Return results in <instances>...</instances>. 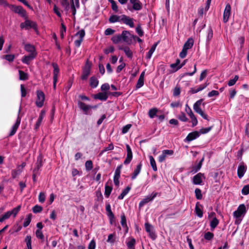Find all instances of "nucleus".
I'll return each instance as SVG.
<instances>
[{
    "mask_svg": "<svg viewBox=\"0 0 249 249\" xmlns=\"http://www.w3.org/2000/svg\"><path fill=\"white\" fill-rule=\"evenodd\" d=\"M11 215V213L9 211H7L2 215L0 220H1L2 222L6 219H8Z\"/></svg>",
    "mask_w": 249,
    "mask_h": 249,
    "instance_id": "obj_52",
    "label": "nucleus"
},
{
    "mask_svg": "<svg viewBox=\"0 0 249 249\" xmlns=\"http://www.w3.org/2000/svg\"><path fill=\"white\" fill-rule=\"evenodd\" d=\"M192 116L190 117L192 120V126L194 127L197 124V120L194 114H191Z\"/></svg>",
    "mask_w": 249,
    "mask_h": 249,
    "instance_id": "obj_62",
    "label": "nucleus"
},
{
    "mask_svg": "<svg viewBox=\"0 0 249 249\" xmlns=\"http://www.w3.org/2000/svg\"><path fill=\"white\" fill-rule=\"evenodd\" d=\"M219 224V220L216 217H213L212 220L210 222V227L211 228V230L214 229Z\"/></svg>",
    "mask_w": 249,
    "mask_h": 249,
    "instance_id": "obj_34",
    "label": "nucleus"
},
{
    "mask_svg": "<svg viewBox=\"0 0 249 249\" xmlns=\"http://www.w3.org/2000/svg\"><path fill=\"white\" fill-rule=\"evenodd\" d=\"M121 224L122 227L126 228V232H127L128 231V227L126 224V217L124 213H123V214L121 216Z\"/></svg>",
    "mask_w": 249,
    "mask_h": 249,
    "instance_id": "obj_35",
    "label": "nucleus"
},
{
    "mask_svg": "<svg viewBox=\"0 0 249 249\" xmlns=\"http://www.w3.org/2000/svg\"><path fill=\"white\" fill-rule=\"evenodd\" d=\"M149 160H150V163L151 167H152L153 170L154 171H157V167L156 165V163L155 161V159L152 156H150L149 157Z\"/></svg>",
    "mask_w": 249,
    "mask_h": 249,
    "instance_id": "obj_40",
    "label": "nucleus"
},
{
    "mask_svg": "<svg viewBox=\"0 0 249 249\" xmlns=\"http://www.w3.org/2000/svg\"><path fill=\"white\" fill-rule=\"evenodd\" d=\"M119 50H123L124 52L125 55L127 56L128 58H132L133 57V53L130 50L129 48L127 46H125L124 47H120L119 48Z\"/></svg>",
    "mask_w": 249,
    "mask_h": 249,
    "instance_id": "obj_28",
    "label": "nucleus"
},
{
    "mask_svg": "<svg viewBox=\"0 0 249 249\" xmlns=\"http://www.w3.org/2000/svg\"><path fill=\"white\" fill-rule=\"evenodd\" d=\"M202 208L203 206L200 204L199 202H197L196 204L195 212L197 216L200 218L203 216V211L202 210Z\"/></svg>",
    "mask_w": 249,
    "mask_h": 249,
    "instance_id": "obj_20",
    "label": "nucleus"
},
{
    "mask_svg": "<svg viewBox=\"0 0 249 249\" xmlns=\"http://www.w3.org/2000/svg\"><path fill=\"white\" fill-rule=\"evenodd\" d=\"M37 99L36 101V105L38 107H41L44 104L45 100V94L41 90L36 91Z\"/></svg>",
    "mask_w": 249,
    "mask_h": 249,
    "instance_id": "obj_5",
    "label": "nucleus"
},
{
    "mask_svg": "<svg viewBox=\"0 0 249 249\" xmlns=\"http://www.w3.org/2000/svg\"><path fill=\"white\" fill-rule=\"evenodd\" d=\"M22 170L18 168L15 170H13L11 172V175L13 178H16L20 174Z\"/></svg>",
    "mask_w": 249,
    "mask_h": 249,
    "instance_id": "obj_39",
    "label": "nucleus"
},
{
    "mask_svg": "<svg viewBox=\"0 0 249 249\" xmlns=\"http://www.w3.org/2000/svg\"><path fill=\"white\" fill-rule=\"evenodd\" d=\"M204 174L201 173H198L193 177V183L196 185L201 184L202 182V177Z\"/></svg>",
    "mask_w": 249,
    "mask_h": 249,
    "instance_id": "obj_21",
    "label": "nucleus"
},
{
    "mask_svg": "<svg viewBox=\"0 0 249 249\" xmlns=\"http://www.w3.org/2000/svg\"><path fill=\"white\" fill-rule=\"evenodd\" d=\"M126 147L127 150V156L124 162V163L125 165H127L131 162L133 158V154L131 151V149L128 144H126Z\"/></svg>",
    "mask_w": 249,
    "mask_h": 249,
    "instance_id": "obj_16",
    "label": "nucleus"
},
{
    "mask_svg": "<svg viewBox=\"0 0 249 249\" xmlns=\"http://www.w3.org/2000/svg\"><path fill=\"white\" fill-rule=\"evenodd\" d=\"M43 156L41 154H40L37 158V160L36 162V167L34 169L35 171H37L39 172L40 168L42 167L43 164Z\"/></svg>",
    "mask_w": 249,
    "mask_h": 249,
    "instance_id": "obj_18",
    "label": "nucleus"
},
{
    "mask_svg": "<svg viewBox=\"0 0 249 249\" xmlns=\"http://www.w3.org/2000/svg\"><path fill=\"white\" fill-rule=\"evenodd\" d=\"M19 79L20 80L25 81L28 79V75L27 73L21 70L18 71Z\"/></svg>",
    "mask_w": 249,
    "mask_h": 249,
    "instance_id": "obj_36",
    "label": "nucleus"
},
{
    "mask_svg": "<svg viewBox=\"0 0 249 249\" xmlns=\"http://www.w3.org/2000/svg\"><path fill=\"white\" fill-rule=\"evenodd\" d=\"M78 107L83 110L84 112V114L86 115H91V113L89 112V109H90V105H87L85 103L78 101Z\"/></svg>",
    "mask_w": 249,
    "mask_h": 249,
    "instance_id": "obj_15",
    "label": "nucleus"
},
{
    "mask_svg": "<svg viewBox=\"0 0 249 249\" xmlns=\"http://www.w3.org/2000/svg\"><path fill=\"white\" fill-rule=\"evenodd\" d=\"M196 197L198 200H201L202 198L201 190L199 188H196L195 191Z\"/></svg>",
    "mask_w": 249,
    "mask_h": 249,
    "instance_id": "obj_46",
    "label": "nucleus"
},
{
    "mask_svg": "<svg viewBox=\"0 0 249 249\" xmlns=\"http://www.w3.org/2000/svg\"><path fill=\"white\" fill-rule=\"evenodd\" d=\"M120 16L113 15H111L109 18L108 21L110 23H115L118 21H119Z\"/></svg>",
    "mask_w": 249,
    "mask_h": 249,
    "instance_id": "obj_42",
    "label": "nucleus"
},
{
    "mask_svg": "<svg viewBox=\"0 0 249 249\" xmlns=\"http://www.w3.org/2000/svg\"><path fill=\"white\" fill-rule=\"evenodd\" d=\"M91 67V63L87 59L86 64L82 70V74L81 75V79L83 80H86L90 73V69Z\"/></svg>",
    "mask_w": 249,
    "mask_h": 249,
    "instance_id": "obj_3",
    "label": "nucleus"
},
{
    "mask_svg": "<svg viewBox=\"0 0 249 249\" xmlns=\"http://www.w3.org/2000/svg\"><path fill=\"white\" fill-rule=\"evenodd\" d=\"M46 198V196L45 193L43 192H40L38 196V201L40 203L44 202Z\"/></svg>",
    "mask_w": 249,
    "mask_h": 249,
    "instance_id": "obj_57",
    "label": "nucleus"
},
{
    "mask_svg": "<svg viewBox=\"0 0 249 249\" xmlns=\"http://www.w3.org/2000/svg\"><path fill=\"white\" fill-rule=\"evenodd\" d=\"M52 65L53 68V79H57L59 74V68L57 63H52Z\"/></svg>",
    "mask_w": 249,
    "mask_h": 249,
    "instance_id": "obj_27",
    "label": "nucleus"
},
{
    "mask_svg": "<svg viewBox=\"0 0 249 249\" xmlns=\"http://www.w3.org/2000/svg\"><path fill=\"white\" fill-rule=\"evenodd\" d=\"M114 234H110L108 236V238L107 239V242L110 243L111 244H113L115 242V238H114Z\"/></svg>",
    "mask_w": 249,
    "mask_h": 249,
    "instance_id": "obj_64",
    "label": "nucleus"
},
{
    "mask_svg": "<svg viewBox=\"0 0 249 249\" xmlns=\"http://www.w3.org/2000/svg\"><path fill=\"white\" fill-rule=\"evenodd\" d=\"M20 112V109L19 108L18 112V116L16 122L12 127L11 130L8 135L9 137H12L16 134V133L17 131V129L18 128L20 124L21 119V117L19 116Z\"/></svg>",
    "mask_w": 249,
    "mask_h": 249,
    "instance_id": "obj_8",
    "label": "nucleus"
},
{
    "mask_svg": "<svg viewBox=\"0 0 249 249\" xmlns=\"http://www.w3.org/2000/svg\"><path fill=\"white\" fill-rule=\"evenodd\" d=\"M46 111L44 110H42L39 114V117L38 118L37 121L36 122V124L35 125V129L37 130L39 127L40 125V124L42 122V119L44 117V116L45 115Z\"/></svg>",
    "mask_w": 249,
    "mask_h": 249,
    "instance_id": "obj_24",
    "label": "nucleus"
},
{
    "mask_svg": "<svg viewBox=\"0 0 249 249\" xmlns=\"http://www.w3.org/2000/svg\"><path fill=\"white\" fill-rule=\"evenodd\" d=\"M239 78V76L238 75H235L234 77L232 79H230L228 82V85L229 86H233L236 82V81L238 80Z\"/></svg>",
    "mask_w": 249,
    "mask_h": 249,
    "instance_id": "obj_53",
    "label": "nucleus"
},
{
    "mask_svg": "<svg viewBox=\"0 0 249 249\" xmlns=\"http://www.w3.org/2000/svg\"><path fill=\"white\" fill-rule=\"evenodd\" d=\"M21 205H18L12 210L9 211L11 213V215H13L14 217H16L19 211L20 210Z\"/></svg>",
    "mask_w": 249,
    "mask_h": 249,
    "instance_id": "obj_47",
    "label": "nucleus"
},
{
    "mask_svg": "<svg viewBox=\"0 0 249 249\" xmlns=\"http://www.w3.org/2000/svg\"><path fill=\"white\" fill-rule=\"evenodd\" d=\"M99 84V81L95 76H92L89 79V85L92 88H96Z\"/></svg>",
    "mask_w": 249,
    "mask_h": 249,
    "instance_id": "obj_30",
    "label": "nucleus"
},
{
    "mask_svg": "<svg viewBox=\"0 0 249 249\" xmlns=\"http://www.w3.org/2000/svg\"><path fill=\"white\" fill-rule=\"evenodd\" d=\"M112 41L114 44H117L122 40L121 35H118L113 36L111 38Z\"/></svg>",
    "mask_w": 249,
    "mask_h": 249,
    "instance_id": "obj_44",
    "label": "nucleus"
},
{
    "mask_svg": "<svg viewBox=\"0 0 249 249\" xmlns=\"http://www.w3.org/2000/svg\"><path fill=\"white\" fill-rule=\"evenodd\" d=\"M144 84V79L142 78H139V79L137 81L136 87V89H139L142 87Z\"/></svg>",
    "mask_w": 249,
    "mask_h": 249,
    "instance_id": "obj_56",
    "label": "nucleus"
},
{
    "mask_svg": "<svg viewBox=\"0 0 249 249\" xmlns=\"http://www.w3.org/2000/svg\"><path fill=\"white\" fill-rule=\"evenodd\" d=\"M180 94V88L179 87L176 86L173 90V96H178Z\"/></svg>",
    "mask_w": 249,
    "mask_h": 249,
    "instance_id": "obj_61",
    "label": "nucleus"
},
{
    "mask_svg": "<svg viewBox=\"0 0 249 249\" xmlns=\"http://www.w3.org/2000/svg\"><path fill=\"white\" fill-rule=\"evenodd\" d=\"M247 166L243 162L241 163L238 167L237 176L239 178H241L247 171Z\"/></svg>",
    "mask_w": 249,
    "mask_h": 249,
    "instance_id": "obj_17",
    "label": "nucleus"
},
{
    "mask_svg": "<svg viewBox=\"0 0 249 249\" xmlns=\"http://www.w3.org/2000/svg\"><path fill=\"white\" fill-rule=\"evenodd\" d=\"M242 194L244 195L249 194V184L245 185L242 189Z\"/></svg>",
    "mask_w": 249,
    "mask_h": 249,
    "instance_id": "obj_58",
    "label": "nucleus"
},
{
    "mask_svg": "<svg viewBox=\"0 0 249 249\" xmlns=\"http://www.w3.org/2000/svg\"><path fill=\"white\" fill-rule=\"evenodd\" d=\"M200 136V133L197 131H194L189 133L186 138L184 140L185 142H189L196 140Z\"/></svg>",
    "mask_w": 249,
    "mask_h": 249,
    "instance_id": "obj_12",
    "label": "nucleus"
},
{
    "mask_svg": "<svg viewBox=\"0 0 249 249\" xmlns=\"http://www.w3.org/2000/svg\"><path fill=\"white\" fill-rule=\"evenodd\" d=\"M32 210L34 213H37L41 212L43 210V208L41 206L36 205L33 207Z\"/></svg>",
    "mask_w": 249,
    "mask_h": 249,
    "instance_id": "obj_45",
    "label": "nucleus"
},
{
    "mask_svg": "<svg viewBox=\"0 0 249 249\" xmlns=\"http://www.w3.org/2000/svg\"><path fill=\"white\" fill-rule=\"evenodd\" d=\"M31 239V235H27L25 238V242L26 243L27 249H32Z\"/></svg>",
    "mask_w": 249,
    "mask_h": 249,
    "instance_id": "obj_37",
    "label": "nucleus"
},
{
    "mask_svg": "<svg viewBox=\"0 0 249 249\" xmlns=\"http://www.w3.org/2000/svg\"><path fill=\"white\" fill-rule=\"evenodd\" d=\"M142 162H140L137 166L136 168L134 170L133 173L132 174L131 176V179L132 180L135 179L137 176L140 173L142 167Z\"/></svg>",
    "mask_w": 249,
    "mask_h": 249,
    "instance_id": "obj_25",
    "label": "nucleus"
},
{
    "mask_svg": "<svg viewBox=\"0 0 249 249\" xmlns=\"http://www.w3.org/2000/svg\"><path fill=\"white\" fill-rule=\"evenodd\" d=\"M61 28L60 29V37L62 39L64 37V33L66 32V27L64 23H61Z\"/></svg>",
    "mask_w": 249,
    "mask_h": 249,
    "instance_id": "obj_55",
    "label": "nucleus"
},
{
    "mask_svg": "<svg viewBox=\"0 0 249 249\" xmlns=\"http://www.w3.org/2000/svg\"><path fill=\"white\" fill-rule=\"evenodd\" d=\"M36 235L37 238L40 239H43L44 238V235H43L41 230H40L39 229H37L36 231Z\"/></svg>",
    "mask_w": 249,
    "mask_h": 249,
    "instance_id": "obj_59",
    "label": "nucleus"
},
{
    "mask_svg": "<svg viewBox=\"0 0 249 249\" xmlns=\"http://www.w3.org/2000/svg\"><path fill=\"white\" fill-rule=\"evenodd\" d=\"M136 240L134 238H131L130 240L126 243V245L129 249H134Z\"/></svg>",
    "mask_w": 249,
    "mask_h": 249,
    "instance_id": "obj_41",
    "label": "nucleus"
},
{
    "mask_svg": "<svg viewBox=\"0 0 249 249\" xmlns=\"http://www.w3.org/2000/svg\"><path fill=\"white\" fill-rule=\"evenodd\" d=\"M231 14V6L229 3L226 5L223 17V21L224 23H227L229 19Z\"/></svg>",
    "mask_w": 249,
    "mask_h": 249,
    "instance_id": "obj_11",
    "label": "nucleus"
},
{
    "mask_svg": "<svg viewBox=\"0 0 249 249\" xmlns=\"http://www.w3.org/2000/svg\"><path fill=\"white\" fill-rule=\"evenodd\" d=\"M20 27L21 29H25V30H29L31 28L36 30L37 29V24L33 21L26 19L24 22L20 23Z\"/></svg>",
    "mask_w": 249,
    "mask_h": 249,
    "instance_id": "obj_4",
    "label": "nucleus"
},
{
    "mask_svg": "<svg viewBox=\"0 0 249 249\" xmlns=\"http://www.w3.org/2000/svg\"><path fill=\"white\" fill-rule=\"evenodd\" d=\"M157 193H153L151 195L146 196L140 202L139 208H141L144 205L153 200L157 196Z\"/></svg>",
    "mask_w": 249,
    "mask_h": 249,
    "instance_id": "obj_10",
    "label": "nucleus"
},
{
    "mask_svg": "<svg viewBox=\"0 0 249 249\" xmlns=\"http://www.w3.org/2000/svg\"><path fill=\"white\" fill-rule=\"evenodd\" d=\"M85 167L87 171H90L93 168V163L91 160H87L85 163Z\"/></svg>",
    "mask_w": 249,
    "mask_h": 249,
    "instance_id": "obj_50",
    "label": "nucleus"
},
{
    "mask_svg": "<svg viewBox=\"0 0 249 249\" xmlns=\"http://www.w3.org/2000/svg\"><path fill=\"white\" fill-rule=\"evenodd\" d=\"M36 56L35 54H29L27 55L23 56L21 61L23 63L29 65L30 62L36 57Z\"/></svg>",
    "mask_w": 249,
    "mask_h": 249,
    "instance_id": "obj_19",
    "label": "nucleus"
},
{
    "mask_svg": "<svg viewBox=\"0 0 249 249\" xmlns=\"http://www.w3.org/2000/svg\"><path fill=\"white\" fill-rule=\"evenodd\" d=\"M213 233L210 231L206 232L204 235L205 239L208 241L211 240L213 238Z\"/></svg>",
    "mask_w": 249,
    "mask_h": 249,
    "instance_id": "obj_51",
    "label": "nucleus"
},
{
    "mask_svg": "<svg viewBox=\"0 0 249 249\" xmlns=\"http://www.w3.org/2000/svg\"><path fill=\"white\" fill-rule=\"evenodd\" d=\"M145 229L147 232L149 233V237L153 240L157 238V235L155 232L152 230V226L149 223H145L144 224Z\"/></svg>",
    "mask_w": 249,
    "mask_h": 249,
    "instance_id": "obj_14",
    "label": "nucleus"
},
{
    "mask_svg": "<svg viewBox=\"0 0 249 249\" xmlns=\"http://www.w3.org/2000/svg\"><path fill=\"white\" fill-rule=\"evenodd\" d=\"M3 57L9 62H13L15 58L14 54H6L3 56Z\"/></svg>",
    "mask_w": 249,
    "mask_h": 249,
    "instance_id": "obj_60",
    "label": "nucleus"
},
{
    "mask_svg": "<svg viewBox=\"0 0 249 249\" xmlns=\"http://www.w3.org/2000/svg\"><path fill=\"white\" fill-rule=\"evenodd\" d=\"M122 21L124 24L128 25L131 28H133L134 27V24L133 22V18H131L125 15H123L121 16V18L120 20Z\"/></svg>",
    "mask_w": 249,
    "mask_h": 249,
    "instance_id": "obj_13",
    "label": "nucleus"
},
{
    "mask_svg": "<svg viewBox=\"0 0 249 249\" xmlns=\"http://www.w3.org/2000/svg\"><path fill=\"white\" fill-rule=\"evenodd\" d=\"M131 126H132V125L131 124H127L124 125L122 128V133L125 134L127 132H128L129 129L131 128Z\"/></svg>",
    "mask_w": 249,
    "mask_h": 249,
    "instance_id": "obj_63",
    "label": "nucleus"
},
{
    "mask_svg": "<svg viewBox=\"0 0 249 249\" xmlns=\"http://www.w3.org/2000/svg\"><path fill=\"white\" fill-rule=\"evenodd\" d=\"M247 212L246 208L244 204H240L237 210L233 212V216L236 218L240 217L243 214L244 215Z\"/></svg>",
    "mask_w": 249,
    "mask_h": 249,
    "instance_id": "obj_7",
    "label": "nucleus"
},
{
    "mask_svg": "<svg viewBox=\"0 0 249 249\" xmlns=\"http://www.w3.org/2000/svg\"><path fill=\"white\" fill-rule=\"evenodd\" d=\"M24 49L27 52L30 53V54H35L36 56L37 55V53L34 46L30 44H27L25 45Z\"/></svg>",
    "mask_w": 249,
    "mask_h": 249,
    "instance_id": "obj_26",
    "label": "nucleus"
},
{
    "mask_svg": "<svg viewBox=\"0 0 249 249\" xmlns=\"http://www.w3.org/2000/svg\"><path fill=\"white\" fill-rule=\"evenodd\" d=\"M95 99H99L101 101H106L108 98V94L106 92H99L94 95Z\"/></svg>",
    "mask_w": 249,
    "mask_h": 249,
    "instance_id": "obj_22",
    "label": "nucleus"
},
{
    "mask_svg": "<svg viewBox=\"0 0 249 249\" xmlns=\"http://www.w3.org/2000/svg\"><path fill=\"white\" fill-rule=\"evenodd\" d=\"M112 190V186L108 185V182H107L105 186V195L106 197L108 198Z\"/></svg>",
    "mask_w": 249,
    "mask_h": 249,
    "instance_id": "obj_32",
    "label": "nucleus"
},
{
    "mask_svg": "<svg viewBox=\"0 0 249 249\" xmlns=\"http://www.w3.org/2000/svg\"><path fill=\"white\" fill-rule=\"evenodd\" d=\"M158 111V109L157 108H152L149 109L148 111V115L150 118H154L157 116V113Z\"/></svg>",
    "mask_w": 249,
    "mask_h": 249,
    "instance_id": "obj_38",
    "label": "nucleus"
},
{
    "mask_svg": "<svg viewBox=\"0 0 249 249\" xmlns=\"http://www.w3.org/2000/svg\"><path fill=\"white\" fill-rule=\"evenodd\" d=\"M123 167V165L120 164V165L118 166L116 168L114 177L116 178H120V174H121V170Z\"/></svg>",
    "mask_w": 249,
    "mask_h": 249,
    "instance_id": "obj_48",
    "label": "nucleus"
},
{
    "mask_svg": "<svg viewBox=\"0 0 249 249\" xmlns=\"http://www.w3.org/2000/svg\"><path fill=\"white\" fill-rule=\"evenodd\" d=\"M129 2L132 4V7H128V9L131 11H140L142 8V4L140 0H129Z\"/></svg>",
    "mask_w": 249,
    "mask_h": 249,
    "instance_id": "obj_9",
    "label": "nucleus"
},
{
    "mask_svg": "<svg viewBox=\"0 0 249 249\" xmlns=\"http://www.w3.org/2000/svg\"><path fill=\"white\" fill-rule=\"evenodd\" d=\"M204 160V157H203L202 159L200 160L199 163L197 164V165L194 166L191 170V172L193 173H196L201 168L202 163Z\"/></svg>",
    "mask_w": 249,
    "mask_h": 249,
    "instance_id": "obj_29",
    "label": "nucleus"
},
{
    "mask_svg": "<svg viewBox=\"0 0 249 249\" xmlns=\"http://www.w3.org/2000/svg\"><path fill=\"white\" fill-rule=\"evenodd\" d=\"M6 7L9 8L11 11L16 14H18L21 17L25 19L27 18L26 11L22 6L20 5L17 6L8 3Z\"/></svg>",
    "mask_w": 249,
    "mask_h": 249,
    "instance_id": "obj_1",
    "label": "nucleus"
},
{
    "mask_svg": "<svg viewBox=\"0 0 249 249\" xmlns=\"http://www.w3.org/2000/svg\"><path fill=\"white\" fill-rule=\"evenodd\" d=\"M106 210L107 212V216H110L111 217H113L114 214L111 211L110 205L108 203L106 204Z\"/></svg>",
    "mask_w": 249,
    "mask_h": 249,
    "instance_id": "obj_49",
    "label": "nucleus"
},
{
    "mask_svg": "<svg viewBox=\"0 0 249 249\" xmlns=\"http://www.w3.org/2000/svg\"><path fill=\"white\" fill-rule=\"evenodd\" d=\"M135 36L130 34L129 31H123L121 34L122 40L126 42L128 44H130L132 42V38H134ZM135 37H136L135 36Z\"/></svg>",
    "mask_w": 249,
    "mask_h": 249,
    "instance_id": "obj_6",
    "label": "nucleus"
},
{
    "mask_svg": "<svg viewBox=\"0 0 249 249\" xmlns=\"http://www.w3.org/2000/svg\"><path fill=\"white\" fill-rule=\"evenodd\" d=\"M194 39L192 38H189L187 41L184 43L183 48L189 50L192 48L194 45Z\"/></svg>",
    "mask_w": 249,
    "mask_h": 249,
    "instance_id": "obj_31",
    "label": "nucleus"
},
{
    "mask_svg": "<svg viewBox=\"0 0 249 249\" xmlns=\"http://www.w3.org/2000/svg\"><path fill=\"white\" fill-rule=\"evenodd\" d=\"M178 118L180 121L184 122H186L188 120V119L186 117L185 114L184 112H181L180 114L178 116Z\"/></svg>",
    "mask_w": 249,
    "mask_h": 249,
    "instance_id": "obj_54",
    "label": "nucleus"
},
{
    "mask_svg": "<svg viewBox=\"0 0 249 249\" xmlns=\"http://www.w3.org/2000/svg\"><path fill=\"white\" fill-rule=\"evenodd\" d=\"M131 190V187L128 186L124 190H123L122 193L118 197V199L121 200L123 199L124 197L128 194L129 191Z\"/></svg>",
    "mask_w": 249,
    "mask_h": 249,
    "instance_id": "obj_33",
    "label": "nucleus"
},
{
    "mask_svg": "<svg viewBox=\"0 0 249 249\" xmlns=\"http://www.w3.org/2000/svg\"><path fill=\"white\" fill-rule=\"evenodd\" d=\"M209 85V83L206 82L203 85H199L197 88H191L190 92L192 94H195L196 93L204 89H205Z\"/></svg>",
    "mask_w": 249,
    "mask_h": 249,
    "instance_id": "obj_23",
    "label": "nucleus"
},
{
    "mask_svg": "<svg viewBox=\"0 0 249 249\" xmlns=\"http://www.w3.org/2000/svg\"><path fill=\"white\" fill-rule=\"evenodd\" d=\"M32 216V214L31 213H29L27 215V217L26 218L25 220L23 223L24 227H26L30 224L31 221Z\"/></svg>",
    "mask_w": 249,
    "mask_h": 249,
    "instance_id": "obj_43",
    "label": "nucleus"
},
{
    "mask_svg": "<svg viewBox=\"0 0 249 249\" xmlns=\"http://www.w3.org/2000/svg\"><path fill=\"white\" fill-rule=\"evenodd\" d=\"M203 99H200L197 101L193 106V108L195 111L199 114L203 119L209 120L208 115L205 114L201 109L200 106L203 101Z\"/></svg>",
    "mask_w": 249,
    "mask_h": 249,
    "instance_id": "obj_2",
    "label": "nucleus"
}]
</instances>
